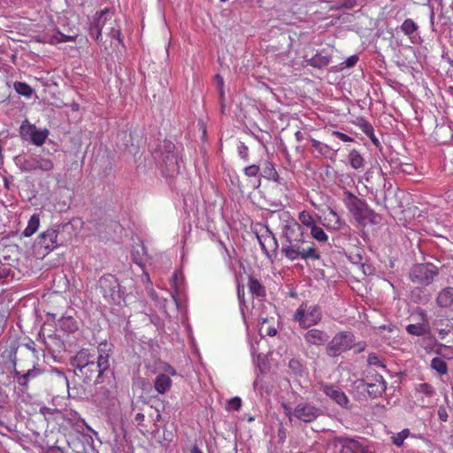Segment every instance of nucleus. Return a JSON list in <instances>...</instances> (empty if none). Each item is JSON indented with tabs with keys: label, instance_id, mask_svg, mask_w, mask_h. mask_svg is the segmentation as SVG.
Masks as SVG:
<instances>
[{
	"label": "nucleus",
	"instance_id": "a878e982",
	"mask_svg": "<svg viewBox=\"0 0 453 453\" xmlns=\"http://www.w3.org/2000/svg\"><path fill=\"white\" fill-rule=\"evenodd\" d=\"M248 287L253 296L264 297L266 295L265 288L257 279L251 275L249 276Z\"/></svg>",
	"mask_w": 453,
	"mask_h": 453
},
{
	"label": "nucleus",
	"instance_id": "4468645a",
	"mask_svg": "<svg viewBox=\"0 0 453 453\" xmlns=\"http://www.w3.org/2000/svg\"><path fill=\"white\" fill-rule=\"evenodd\" d=\"M62 242H63L58 239V230L49 228L40 234L35 243V247L38 250L39 253L44 256L57 249Z\"/></svg>",
	"mask_w": 453,
	"mask_h": 453
},
{
	"label": "nucleus",
	"instance_id": "79ce46f5",
	"mask_svg": "<svg viewBox=\"0 0 453 453\" xmlns=\"http://www.w3.org/2000/svg\"><path fill=\"white\" fill-rule=\"evenodd\" d=\"M417 391L422 393L426 396H432L434 394V388L428 383H421L418 385Z\"/></svg>",
	"mask_w": 453,
	"mask_h": 453
},
{
	"label": "nucleus",
	"instance_id": "8fccbe9b",
	"mask_svg": "<svg viewBox=\"0 0 453 453\" xmlns=\"http://www.w3.org/2000/svg\"><path fill=\"white\" fill-rule=\"evenodd\" d=\"M438 417H439V419L441 421H443V422H446L448 420V418H449V415H448V412H447V410L444 406H440L438 408Z\"/></svg>",
	"mask_w": 453,
	"mask_h": 453
},
{
	"label": "nucleus",
	"instance_id": "0eeeda50",
	"mask_svg": "<svg viewBox=\"0 0 453 453\" xmlns=\"http://www.w3.org/2000/svg\"><path fill=\"white\" fill-rule=\"evenodd\" d=\"M98 288L109 303L120 304L124 300L125 288L121 287L118 279L111 273L104 274L99 279Z\"/></svg>",
	"mask_w": 453,
	"mask_h": 453
},
{
	"label": "nucleus",
	"instance_id": "c9c22d12",
	"mask_svg": "<svg viewBox=\"0 0 453 453\" xmlns=\"http://www.w3.org/2000/svg\"><path fill=\"white\" fill-rule=\"evenodd\" d=\"M418 28V26L411 19H406L401 25L402 32L408 36L413 35Z\"/></svg>",
	"mask_w": 453,
	"mask_h": 453
},
{
	"label": "nucleus",
	"instance_id": "f257e3e1",
	"mask_svg": "<svg viewBox=\"0 0 453 453\" xmlns=\"http://www.w3.org/2000/svg\"><path fill=\"white\" fill-rule=\"evenodd\" d=\"M111 353V344L106 342L98 345L96 353L91 352L88 349L78 351L70 359V365L74 375L72 386L65 372L58 368L48 371L46 380L54 382L56 386H66L70 397L85 399L90 393L87 386H90L92 381L98 379L110 368L109 359Z\"/></svg>",
	"mask_w": 453,
	"mask_h": 453
},
{
	"label": "nucleus",
	"instance_id": "338daca9",
	"mask_svg": "<svg viewBox=\"0 0 453 453\" xmlns=\"http://www.w3.org/2000/svg\"><path fill=\"white\" fill-rule=\"evenodd\" d=\"M219 244L224 248V250H226V252L228 254V250L226 249L225 243L223 242H219Z\"/></svg>",
	"mask_w": 453,
	"mask_h": 453
},
{
	"label": "nucleus",
	"instance_id": "a18cd8bd",
	"mask_svg": "<svg viewBox=\"0 0 453 453\" xmlns=\"http://www.w3.org/2000/svg\"><path fill=\"white\" fill-rule=\"evenodd\" d=\"M23 347L30 350L33 353L35 358L39 359V351L35 349V342L29 340L28 342L23 344Z\"/></svg>",
	"mask_w": 453,
	"mask_h": 453
},
{
	"label": "nucleus",
	"instance_id": "39448f33",
	"mask_svg": "<svg viewBox=\"0 0 453 453\" xmlns=\"http://www.w3.org/2000/svg\"><path fill=\"white\" fill-rule=\"evenodd\" d=\"M112 13L108 8L96 12L89 25V35L96 41H99L102 32H104L113 38L119 40L120 30L115 29L112 26Z\"/></svg>",
	"mask_w": 453,
	"mask_h": 453
},
{
	"label": "nucleus",
	"instance_id": "e433bc0d",
	"mask_svg": "<svg viewBox=\"0 0 453 453\" xmlns=\"http://www.w3.org/2000/svg\"><path fill=\"white\" fill-rule=\"evenodd\" d=\"M408 334L415 336H422L426 333V326L425 324H411L406 327Z\"/></svg>",
	"mask_w": 453,
	"mask_h": 453
},
{
	"label": "nucleus",
	"instance_id": "603ef678",
	"mask_svg": "<svg viewBox=\"0 0 453 453\" xmlns=\"http://www.w3.org/2000/svg\"><path fill=\"white\" fill-rule=\"evenodd\" d=\"M332 134L338 137L342 142H352L353 141V139L351 137H349L347 134L341 133L339 131H334L332 133Z\"/></svg>",
	"mask_w": 453,
	"mask_h": 453
},
{
	"label": "nucleus",
	"instance_id": "7ed1b4c3",
	"mask_svg": "<svg viewBox=\"0 0 453 453\" xmlns=\"http://www.w3.org/2000/svg\"><path fill=\"white\" fill-rule=\"evenodd\" d=\"M175 145L164 140L155 150L154 157L159 161V167L165 177L173 178L180 173V164L174 153Z\"/></svg>",
	"mask_w": 453,
	"mask_h": 453
},
{
	"label": "nucleus",
	"instance_id": "6e6d98bb",
	"mask_svg": "<svg viewBox=\"0 0 453 453\" xmlns=\"http://www.w3.org/2000/svg\"><path fill=\"white\" fill-rule=\"evenodd\" d=\"M266 335L268 336H274L277 334V330L275 327H268L265 332Z\"/></svg>",
	"mask_w": 453,
	"mask_h": 453
},
{
	"label": "nucleus",
	"instance_id": "6ab92c4d",
	"mask_svg": "<svg viewBox=\"0 0 453 453\" xmlns=\"http://www.w3.org/2000/svg\"><path fill=\"white\" fill-rule=\"evenodd\" d=\"M261 250L268 255V250H276L279 247L278 241L268 226L263 227L262 233H256Z\"/></svg>",
	"mask_w": 453,
	"mask_h": 453
},
{
	"label": "nucleus",
	"instance_id": "5fc2aeb1",
	"mask_svg": "<svg viewBox=\"0 0 453 453\" xmlns=\"http://www.w3.org/2000/svg\"><path fill=\"white\" fill-rule=\"evenodd\" d=\"M10 275V269L0 268V279L7 278Z\"/></svg>",
	"mask_w": 453,
	"mask_h": 453
},
{
	"label": "nucleus",
	"instance_id": "423d86ee",
	"mask_svg": "<svg viewBox=\"0 0 453 453\" xmlns=\"http://www.w3.org/2000/svg\"><path fill=\"white\" fill-rule=\"evenodd\" d=\"M17 165L23 173H49L54 167V162L50 157H44L42 154H31L17 157Z\"/></svg>",
	"mask_w": 453,
	"mask_h": 453
},
{
	"label": "nucleus",
	"instance_id": "2eb2a0df",
	"mask_svg": "<svg viewBox=\"0 0 453 453\" xmlns=\"http://www.w3.org/2000/svg\"><path fill=\"white\" fill-rule=\"evenodd\" d=\"M369 373H371V372H367L365 378L358 381V388L366 389L368 395L372 398L381 396L387 388L385 380L382 375L376 372L372 373L370 378Z\"/></svg>",
	"mask_w": 453,
	"mask_h": 453
},
{
	"label": "nucleus",
	"instance_id": "aec40b11",
	"mask_svg": "<svg viewBox=\"0 0 453 453\" xmlns=\"http://www.w3.org/2000/svg\"><path fill=\"white\" fill-rule=\"evenodd\" d=\"M320 390L333 401H334L341 407L348 408L349 398L345 395V393L341 390L339 388L329 385V384H321Z\"/></svg>",
	"mask_w": 453,
	"mask_h": 453
},
{
	"label": "nucleus",
	"instance_id": "4d7b16f0",
	"mask_svg": "<svg viewBox=\"0 0 453 453\" xmlns=\"http://www.w3.org/2000/svg\"><path fill=\"white\" fill-rule=\"evenodd\" d=\"M216 79H217V81L219 82V85L220 87V96H223L222 87H223V84H224L223 78L220 75L217 74L216 75Z\"/></svg>",
	"mask_w": 453,
	"mask_h": 453
},
{
	"label": "nucleus",
	"instance_id": "f3484780",
	"mask_svg": "<svg viewBox=\"0 0 453 453\" xmlns=\"http://www.w3.org/2000/svg\"><path fill=\"white\" fill-rule=\"evenodd\" d=\"M47 372H48L44 373L42 370H41L40 368H36L35 365L33 366V368L28 369L26 372H22L21 371H19L18 369L14 368L13 379L20 387L27 389L28 388L30 380L37 378L41 374H44L46 376ZM45 380L47 381L46 379ZM51 384L56 385L54 382H51Z\"/></svg>",
	"mask_w": 453,
	"mask_h": 453
},
{
	"label": "nucleus",
	"instance_id": "864d4df0",
	"mask_svg": "<svg viewBox=\"0 0 453 453\" xmlns=\"http://www.w3.org/2000/svg\"><path fill=\"white\" fill-rule=\"evenodd\" d=\"M162 374H166L169 377L171 375L174 376V375H176V371H175V369L173 366H171L170 365L165 364V366H164V372Z\"/></svg>",
	"mask_w": 453,
	"mask_h": 453
},
{
	"label": "nucleus",
	"instance_id": "c85d7f7f",
	"mask_svg": "<svg viewBox=\"0 0 453 453\" xmlns=\"http://www.w3.org/2000/svg\"><path fill=\"white\" fill-rule=\"evenodd\" d=\"M58 325H59V327L61 330H63L64 332H66L68 334L73 333L78 329V325H77L76 320L71 316L62 317L59 319Z\"/></svg>",
	"mask_w": 453,
	"mask_h": 453
},
{
	"label": "nucleus",
	"instance_id": "774afa93",
	"mask_svg": "<svg viewBox=\"0 0 453 453\" xmlns=\"http://www.w3.org/2000/svg\"><path fill=\"white\" fill-rule=\"evenodd\" d=\"M445 349L449 351V354H452L453 355V348L446 347L445 346Z\"/></svg>",
	"mask_w": 453,
	"mask_h": 453
},
{
	"label": "nucleus",
	"instance_id": "a19ab883",
	"mask_svg": "<svg viewBox=\"0 0 453 453\" xmlns=\"http://www.w3.org/2000/svg\"><path fill=\"white\" fill-rule=\"evenodd\" d=\"M367 363L369 365H374L377 367L386 368V365L384 364V360L381 359L377 354L371 353L368 356Z\"/></svg>",
	"mask_w": 453,
	"mask_h": 453
},
{
	"label": "nucleus",
	"instance_id": "dca6fc26",
	"mask_svg": "<svg viewBox=\"0 0 453 453\" xmlns=\"http://www.w3.org/2000/svg\"><path fill=\"white\" fill-rule=\"evenodd\" d=\"M19 133L23 138L29 139L31 142L36 146L42 145L49 135L48 129H37L36 127L30 124L27 119L22 122Z\"/></svg>",
	"mask_w": 453,
	"mask_h": 453
},
{
	"label": "nucleus",
	"instance_id": "5701e85b",
	"mask_svg": "<svg viewBox=\"0 0 453 453\" xmlns=\"http://www.w3.org/2000/svg\"><path fill=\"white\" fill-rule=\"evenodd\" d=\"M113 398V392L105 386L99 387L95 395V401L103 408L107 407Z\"/></svg>",
	"mask_w": 453,
	"mask_h": 453
},
{
	"label": "nucleus",
	"instance_id": "b1692460",
	"mask_svg": "<svg viewBox=\"0 0 453 453\" xmlns=\"http://www.w3.org/2000/svg\"><path fill=\"white\" fill-rule=\"evenodd\" d=\"M172 384V379L168 375L159 373L154 380V388L158 394L164 395L171 389Z\"/></svg>",
	"mask_w": 453,
	"mask_h": 453
},
{
	"label": "nucleus",
	"instance_id": "3c124183",
	"mask_svg": "<svg viewBox=\"0 0 453 453\" xmlns=\"http://www.w3.org/2000/svg\"><path fill=\"white\" fill-rule=\"evenodd\" d=\"M392 442L397 446L400 447L403 445L404 439L401 436V434H395L391 437Z\"/></svg>",
	"mask_w": 453,
	"mask_h": 453
},
{
	"label": "nucleus",
	"instance_id": "20e7f679",
	"mask_svg": "<svg viewBox=\"0 0 453 453\" xmlns=\"http://www.w3.org/2000/svg\"><path fill=\"white\" fill-rule=\"evenodd\" d=\"M422 127L426 126L427 130L433 128L434 123V134L435 139L441 143H449L453 142V127L452 122L449 121L446 115H421L420 118H417Z\"/></svg>",
	"mask_w": 453,
	"mask_h": 453
},
{
	"label": "nucleus",
	"instance_id": "680f3d73",
	"mask_svg": "<svg viewBox=\"0 0 453 453\" xmlns=\"http://www.w3.org/2000/svg\"><path fill=\"white\" fill-rule=\"evenodd\" d=\"M353 263H361L363 257L359 254H357L355 257H351Z\"/></svg>",
	"mask_w": 453,
	"mask_h": 453
},
{
	"label": "nucleus",
	"instance_id": "69168bd1",
	"mask_svg": "<svg viewBox=\"0 0 453 453\" xmlns=\"http://www.w3.org/2000/svg\"><path fill=\"white\" fill-rule=\"evenodd\" d=\"M4 187L9 189L10 188V181L7 178H4Z\"/></svg>",
	"mask_w": 453,
	"mask_h": 453
},
{
	"label": "nucleus",
	"instance_id": "1a4fd4ad",
	"mask_svg": "<svg viewBox=\"0 0 453 453\" xmlns=\"http://www.w3.org/2000/svg\"><path fill=\"white\" fill-rule=\"evenodd\" d=\"M342 202L358 223H364L365 219L374 214L373 211L369 209L364 200L358 198L348 190L344 191L342 194Z\"/></svg>",
	"mask_w": 453,
	"mask_h": 453
},
{
	"label": "nucleus",
	"instance_id": "49530a36",
	"mask_svg": "<svg viewBox=\"0 0 453 453\" xmlns=\"http://www.w3.org/2000/svg\"><path fill=\"white\" fill-rule=\"evenodd\" d=\"M358 61V57L357 55L349 56L342 65L343 68H350L353 67Z\"/></svg>",
	"mask_w": 453,
	"mask_h": 453
},
{
	"label": "nucleus",
	"instance_id": "f704fd0d",
	"mask_svg": "<svg viewBox=\"0 0 453 453\" xmlns=\"http://www.w3.org/2000/svg\"><path fill=\"white\" fill-rule=\"evenodd\" d=\"M298 220L300 221L299 224L302 226H305L309 228H311L314 226H316L313 216L307 211H302L301 212H299Z\"/></svg>",
	"mask_w": 453,
	"mask_h": 453
},
{
	"label": "nucleus",
	"instance_id": "0e129e2a",
	"mask_svg": "<svg viewBox=\"0 0 453 453\" xmlns=\"http://www.w3.org/2000/svg\"><path fill=\"white\" fill-rule=\"evenodd\" d=\"M5 323V316L0 312V327Z\"/></svg>",
	"mask_w": 453,
	"mask_h": 453
},
{
	"label": "nucleus",
	"instance_id": "37998d69",
	"mask_svg": "<svg viewBox=\"0 0 453 453\" xmlns=\"http://www.w3.org/2000/svg\"><path fill=\"white\" fill-rule=\"evenodd\" d=\"M242 407V399L238 396L231 398L226 404L227 411H239Z\"/></svg>",
	"mask_w": 453,
	"mask_h": 453
},
{
	"label": "nucleus",
	"instance_id": "2f4dec72",
	"mask_svg": "<svg viewBox=\"0 0 453 453\" xmlns=\"http://www.w3.org/2000/svg\"><path fill=\"white\" fill-rule=\"evenodd\" d=\"M40 226V218L37 214H34L30 217L27 226L23 231V235L26 237H30L33 235L39 228Z\"/></svg>",
	"mask_w": 453,
	"mask_h": 453
},
{
	"label": "nucleus",
	"instance_id": "e2e57ef3",
	"mask_svg": "<svg viewBox=\"0 0 453 453\" xmlns=\"http://www.w3.org/2000/svg\"><path fill=\"white\" fill-rule=\"evenodd\" d=\"M190 453H203V451L196 445H194L190 450Z\"/></svg>",
	"mask_w": 453,
	"mask_h": 453
},
{
	"label": "nucleus",
	"instance_id": "412c9836",
	"mask_svg": "<svg viewBox=\"0 0 453 453\" xmlns=\"http://www.w3.org/2000/svg\"><path fill=\"white\" fill-rule=\"evenodd\" d=\"M303 338L308 344L322 346L328 342L329 335L325 331L312 328L304 334Z\"/></svg>",
	"mask_w": 453,
	"mask_h": 453
},
{
	"label": "nucleus",
	"instance_id": "ea45409f",
	"mask_svg": "<svg viewBox=\"0 0 453 453\" xmlns=\"http://www.w3.org/2000/svg\"><path fill=\"white\" fill-rule=\"evenodd\" d=\"M431 367L440 374H445L448 371L446 362L441 357H434L431 361Z\"/></svg>",
	"mask_w": 453,
	"mask_h": 453
},
{
	"label": "nucleus",
	"instance_id": "bf43d9fd",
	"mask_svg": "<svg viewBox=\"0 0 453 453\" xmlns=\"http://www.w3.org/2000/svg\"><path fill=\"white\" fill-rule=\"evenodd\" d=\"M399 434H401V436L405 440L410 435V430L409 429H403Z\"/></svg>",
	"mask_w": 453,
	"mask_h": 453
},
{
	"label": "nucleus",
	"instance_id": "4c0bfd02",
	"mask_svg": "<svg viewBox=\"0 0 453 453\" xmlns=\"http://www.w3.org/2000/svg\"><path fill=\"white\" fill-rule=\"evenodd\" d=\"M311 240L315 239L320 242H326L328 240L327 234L320 226H314L313 227L311 228Z\"/></svg>",
	"mask_w": 453,
	"mask_h": 453
},
{
	"label": "nucleus",
	"instance_id": "72a5a7b5",
	"mask_svg": "<svg viewBox=\"0 0 453 453\" xmlns=\"http://www.w3.org/2000/svg\"><path fill=\"white\" fill-rule=\"evenodd\" d=\"M288 368L296 376L303 377L306 373L305 365L300 360L296 358L289 360Z\"/></svg>",
	"mask_w": 453,
	"mask_h": 453
},
{
	"label": "nucleus",
	"instance_id": "13d9d810",
	"mask_svg": "<svg viewBox=\"0 0 453 453\" xmlns=\"http://www.w3.org/2000/svg\"><path fill=\"white\" fill-rule=\"evenodd\" d=\"M134 420H135L138 424H141V423L144 420V415H143L142 413H137V414L135 415Z\"/></svg>",
	"mask_w": 453,
	"mask_h": 453
},
{
	"label": "nucleus",
	"instance_id": "09e8293b",
	"mask_svg": "<svg viewBox=\"0 0 453 453\" xmlns=\"http://www.w3.org/2000/svg\"><path fill=\"white\" fill-rule=\"evenodd\" d=\"M244 296H245L244 285L238 283L237 296H238V300H239L241 307L245 304Z\"/></svg>",
	"mask_w": 453,
	"mask_h": 453
},
{
	"label": "nucleus",
	"instance_id": "f8f14e48",
	"mask_svg": "<svg viewBox=\"0 0 453 453\" xmlns=\"http://www.w3.org/2000/svg\"><path fill=\"white\" fill-rule=\"evenodd\" d=\"M439 269L431 263L416 264L410 271L411 280L418 285L428 286L438 275Z\"/></svg>",
	"mask_w": 453,
	"mask_h": 453
},
{
	"label": "nucleus",
	"instance_id": "9b49d317",
	"mask_svg": "<svg viewBox=\"0 0 453 453\" xmlns=\"http://www.w3.org/2000/svg\"><path fill=\"white\" fill-rule=\"evenodd\" d=\"M355 344V337L351 332H340L328 342L326 353L332 357H339L342 353L352 349Z\"/></svg>",
	"mask_w": 453,
	"mask_h": 453
},
{
	"label": "nucleus",
	"instance_id": "393cba45",
	"mask_svg": "<svg viewBox=\"0 0 453 453\" xmlns=\"http://www.w3.org/2000/svg\"><path fill=\"white\" fill-rule=\"evenodd\" d=\"M353 122L360 127L361 130L371 139L374 145L379 146L380 142L374 134L372 126L368 121L361 117H357V119Z\"/></svg>",
	"mask_w": 453,
	"mask_h": 453
},
{
	"label": "nucleus",
	"instance_id": "4be33fe9",
	"mask_svg": "<svg viewBox=\"0 0 453 453\" xmlns=\"http://www.w3.org/2000/svg\"><path fill=\"white\" fill-rule=\"evenodd\" d=\"M435 303L441 309H448L453 306V287H445L441 288L436 298Z\"/></svg>",
	"mask_w": 453,
	"mask_h": 453
},
{
	"label": "nucleus",
	"instance_id": "bb28decb",
	"mask_svg": "<svg viewBox=\"0 0 453 453\" xmlns=\"http://www.w3.org/2000/svg\"><path fill=\"white\" fill-rule=\"evenodd\" d=\"M260 174L267 180L276 181L280 184L281 183L280 178L271 162L265 161L264 163Z\"/></svg>",
	"mask_w": 453,
	"mask_h": 453
},
{
	"label": "nucleus",
	"instance_id": "c756f323",
	"mask_svg": "<svg viewBox=\"0 0 453 453\" xmlns=\"http://www.w3.org/2000/svg\"><path fill=\"white\" fill-rule=\"evenodd\" d=\"M348 158L350 166L355 170H358L365 166V159L357 150H352L349 152Z\"/></svg>",
	"mask_w": 453,
	"mask_h": 453
},
{
	"label": "nucleus",
	"instance_id": "58836bf2",
	"mask_svg": "<svg viewBox=\"0 0 453 453\" xmlns=\"http://www.w3.org/2000/svg\"><path fill=\"white\" fill-rule=\"evenodd\" d=\"M311 146L321 155L326 156L331 150L337 151L339 148L337 149H331L328 145L322 143L321 142L316 140V139H311Z\"/></svg>",
	"mask_w": 453,
	"mask_h": 453
},
{
	"label": "nucleus",
	"instance_id": "de8ad7c7",
	"mask_svg": "<svg viewBox=\"0 0 453 453\" xmlns=\"http://www.w3.org/2000/svg\"><path fill=\"white\" fill-rule=\"evenodd\" d=\"M238 154L242 159L248 160L249 149L243 142H240V145L238 146Z\"/></svg>",
	"mask_w": 453,
	"mask_h": 453
},
{
	"label": "nucleus",
	"instance_id": "052dcab7",
	"mask_svg": "<svg viewBox=\"0 0 453 453\" xmlns=\"http://www.w3.org/2000/svg\"><path fill=\"white\" fill-rule=\"evenodd\" d=\"M399 434H401V436L405 440L410 435V430L409 429H403Z\"/></svg>",
	"mask_w": 453,
	"mask_h": 453
},
{
	"label": "nucleus",
	"instance_id": "9d476101",
	"mask_svg": "<svg viewBox=\"0 0 453 453\" xmlns=\"http://www.w3.org/2000/svg\"><path fill=\"white\" fill-rule=\"evenodd\" d=\"M322 319L321 307L319 304H309L303 302L294 314V319L303 327L317 325Z\"/></svg>",
	"mask_w": 453,
	"mask_h": 453
},
{
	"label": "nucleus",
	"instance_id": "ddd939ff",
	"mask_svg": "<svg viewBox=\"0 0 453 453\" xmlns=\"http://www.w3.org/2000/svg\"><path fill=\"white\" fill-rule=\"evenodd\" d=\"M327 449L338 453H368L359 441L342 436L328 440Z\"/></svg>",
	"mask_w": 453,
	"mask_h": 453
},
{
	"label": "nucleus",
	"instance_id": "7c9ffc66",
	"mask_svg": "<svg viewBox=\"0 0 453 453\" xmlns=\"http://www.w3.org/2000/svg\"><path fill=\"white\" fill-rule=\"evenodd\" d=\"M331 58L317 53L314 57L307 60L308 65L316 68L326 67L329 65Z\"/></svg>",
	"mask_w": 453,
	"mask_h": 453
},
{
	"label": "nucleus",
	"instance_id": "c03bdc74",
	"mask_svg": "<svg viewBox=\"0 0 453 453\" xmlns=\"http://www.w3.org/2000/svg\"><path fill=\"white\" fill-rule=\"evenodd\" d=\"M260 173V167L257 165H251L244 168V173L248 177H256Z\"/></svg>",
	"mask_w": 453,
	"mask_h": 453
},
{
	"label": "nucleus",
	"instance_id": "cd10ccee",
	"mask_svg": "<svg viewBox=\"0 0 453 453\" xmlns=\"http://www.w3.org/2000/svg\"><path fill=\"white\" fill-rule=\"evenodd\" d=\"M13 88L19 96L27 99H31L35 94V89L26 82L15 81L13 83Z\"/></svg>",
	"mask_w": 453,
	"mask_h": 453
},
{
	"label": "nucleus",
	"instance_id": "6e6552de",
	"mask_svg": "<svg viewBox=\"0 0 453 453\" xmlns=\"http://www.w3.org/2000/svg\"><path fill=\"white\" fill-rule=\"evenodd\" d=\"M283 407L290 421L296 418L303 423H311L323 415V410L310 402L298 403L294 409L287 405Z\"/></svg>",
	"mask_w": 453,
	"mask_h": 453
},
{
	"label": "nucleus",
	"instance_id": "473e14b6",
	"mask_svg": "<svg viewBox=\"0 0 453 453\" xmlns=\"http://www.w3.org/2000/svg\"><path fill=\"white\" fill-rule=\"evenodd\" d=\"M326 219L329 221L327 226L333 229H340L344 224L338 213L333 209H329Z\"/></svg>",
	"mask_w": 453,
	"mask_h": 453
},
{
	"label": "nucleus",
	"instance_id": "f03ea898",
	"mask_svg": "<svg viewBox=\"0 0 453 453\" xmlns=\"http://www.w3.org/2000/svg\"><path fill=\"white\" fill-rule=\"evenodd\" d=\"M281 239L280 252L289 261L320 259L316 244L296 219H291L286 222L282 228Z\"/></svg>",
	"mask_w": 453,
	"mask_h": 453
},
{
	"label": "nucleus",
	"instance_id": "a211bd4d",
	"mask_svg": "<svg viewBox=\"0 0 453 453\" xmlns=\"http://www.w3.org/2000/svg\"><path fill=\"white\" fill-rule=\"evenodd\" d=\"M43 343L54 359L60 358L66 350L65 341L58 334L49 335Z\"/></svg>",
	"mask_w": 453,
	"mask_h": 453
}]
</instances>
